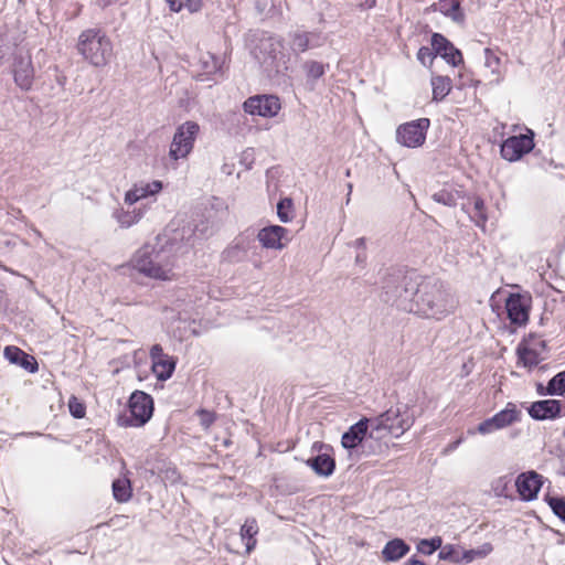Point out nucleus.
<instances>
[{
	"label": "nucleus",
	"mask_w": 565,
	"mask_h": 565,
	"mask_svg": "<svg viewBox=\"0 0 565 565\" xmlns=\"http://www.w3.org/2000/svg\"><path fill=\"white\" fill-rule=\"evenodd\" d=\"M4 358L12 364L19 365L30 373L39 370L36 360L14 345H8L3 351Z\"/></svg>",
	"instance_id": "393cba45"
},
{
	"label": "nucleus",
	"mask_w": 565,
	"mask_h": 565,
	"mask_svg": "<svg viewBox=\"0 0 565 565\" xmlns=\"http://www.w3.org/2000/svg\"><path fill=\"white\" fill-rule=\"evenodd\" d=\"M257 250L253 233L248 231L237 235L224 249L223 258L228 263H241L246 260L250 254Z\"/></svg>",
	"instance_id": "9b49d317"
},
{
	"label": "nucleus",
	"mask_w": 565,
	"mask_h": 565,
	"mask_svg": "<svg viewBox=\"0 0 565 565\" xmlns=\"http://www.w3.org/2000/svg\"><path fill=\"white\" fill-rule=\"evenodd\" d=\"M76 47L83 58L95 67L106 66L113 57V42L100 29L81 32Z\"/></svg>",
	"instance_id": "7ed1b4c3"
},
{
	"label": "nucleus",
	"mask_w": 565,
	"mask_h": 565,
	"mask_svg": "<svg viewBox=\"0 0 565 565\" xmlns=\"http://www.w3.org/2000/svg\"><path fill=\"white\" fill-rule=\"evenodd\" d=\"M113 494L116 501L127 502L132 495L130 480L127 478H119L113 482Z\"/></svg>",
	"instance_id": "72a5a7b5"
},
{
	"label": "nucleus",
	"mask_w": 565,
	"mask_h": 565,
	"mask_svg": "<svg viewBox=\"0 0 565 565\" xmlns=\"http://www.w3.org/2000/svg\"><path fill=\"white\" fill-rule=\"evenodd\" d=\"M505 310L511 323L519 327L526 324L529 321L530 306L520 294H511L505 300Z\"/></svg>",
	"instance_id": "a211bd4d"
},
{
	"label": "nucleus",
	"mask_w": 565,
	"mask_h": 565,
	"mask_svg": "<svg viewBox=\"0 0 565 565\" xmlns=\"http://www.w3.org/2000/svg\"><path fill=\"white\" fill-rule=\"evenodd\" d=\"M203 63L207 73H215L221 68L220 60L212 54H207Z\"/></svg>",
	"instance_id": "49530a36"
},
{
	"label": "nucleus",
	"mask_w": 565,
	"mask_h": 565,
	"mask_svg": "<svg viewBox=\"0 0 565 565\" xmlns=\"http://www.w3.org/2000/svg\"><path fill=\"white\" fill-rule=\"evenodd\" d=\"M3 56H4V51H3L2 44L0 43V61L3 58Z\"/></svg>",
	"instance_id": "4d7b16f0"
},
{
	"label": "nucleus",
	"mask_w": 565,
	"mask_h": 565,
	"mask_svg": "<svg viewBox=\"0 0 565 565\" xmlns=\"http://www.w3.org/2000/svg\"><path fill=\"white\" fill-rule=\"evenodd\" d=\"M250 157L249 150H246L243 152L241 162L246 166L247 169L252 168V160L248 162V159Z\"/></svg>",
	"instance_id": "8fccbe9b"
},
{
	"label": "nucleus",
	"mask_w": 565,
	"mask_h": 565,
	"mask_svg": "<svg viewBox=\"0 0 565 565\" xmlns=\"http://www.w3.org/2000/svg\"><path fill=\"white\" fill-rule=\"evenodd\" d=\"M436 56L433 49L423 46L417 52V58L423 65L431 64Z\"/></svg>",
	"instance_id": "a18cd8bd"
},
{
	"label": "nucleus",
	"mask_w": 565,
	"mask_h": 565,
	"mask_svg": "<svg viewBox=\"0 0 565 565\" xmlns=\"http://www.w3.org/2000/svg\"><path fill=\"white\" fill-rule=\"evenodd\" d=\"M199 415H200V418H201V424L205 428H209L213 424V422L215 419L214 415L211 412H207V411H204V409L200 411Z\"/></svg>",
	"instance_id": "de8ad7c7"
},
{
	"label": "nucleus",
	"mask_w": 565,
	"mask_h": 565,
	"mask_svg": "<svg viewBox=\"0 0 565 565\" xmlns=\"http://www.w3.org/2000/svg\"><path fill=\"white\" fill-rule=\"evenodd\" d=\"M513 477L512 475H503L492 480L491 491L497 498L514 499L513 495Z\"/></svg>",
	"instance_id": "c756f323"
},
{
	"label": "nucleus",
	"mask_w": 565,
	"mask_h": 565,
	"mask_svg": "<svg viewBox=\"0 0 565 565\" xmlns=\"http://www.w3.org/2000/svg\"><path fill=\"white\" fill-rule=\"evenodd\" d=\"M369 426H371V420L367 418H362L352 425L349 430L342 435V446L347 449H353L358 447L363 441Z\"/></svg>",
	"instance_id": "a878e982"
},
{
	"label": "nucleus",
	"mask_w": 565,
	"mask_h": 565,
	"mask_svg": "<svg viewBox=\"0 0 565 565\" xmlns=\"http://www.w3.org/2000/svg\"><path fill=\"white\" fill-rule=\"evenodd\" d=\"M534 148V134L527 129L526 134L512 136L505 139L500 148L501 156L504 160L514 162L520 160L524 154Z\"/></svg>",
	"instance_id": "9d476101"
},
{
	"label": "nucleus",
	"mask_w": 565,
	"mask_h": 565,
	"mask_svg": "<svg viewBox=\"0 0 565 565\" xmlns=\"http://www.w3.org/2000/svg\"><path fill=\"white\" fill-rule=\"evenodd\" d=\"M258 532L259 527L257 521L253 518L247 519L242 525L239 535L242 541L245 543L246 553L249 554L255 548L257 544L256 535Z\"/></svg>",
	"instance_id": "7c9ffc66"
},
{
	"label": "nucleus",
	"mask_w": 565,
	"mask_h": 565,
	"mask_svg": "<svg viewBox=\"0 0 565 565\" xmlns=\"http://www.w3.org/2000/svg\"><path fill=\"white\" fill-rule=\"evenodd\" d=\"M129 414L120 416L118 424L121 427H141L152 416L153 401L152 397L141 391H136L129 398Z\"/></svg>",
	"instance_id": "39448f33"
},
{
	"label": "nucleus",
	"mask_w": 565,
	"mask_h": 565,
	"mask_svg": "<svg viewBox=\"0 0 565 565\" xmlns=\"http://www.w3.org/2000/svg\"><path fill=\"white\" fill-rule=\"evenodd\" d=\"M163 189L159 180H140L126 191L124 202L127 205H135L137 202L158 195Z\"/></svg>",
	"instance_id": "f3484780"
},
{
	"label": "nucleus",
	"mask_w": 565,
	"mask_h": 565,
	"mask_svg": "<svg viewBox=\"0 0 565 565\" xmlns=\"http://www.w3.org/2000/svg\"><path fill=\"white\" fill-rule=\"evenodd\" d=\"M430 127L428 118H419L402 124L396 129V140L407 148H418L424 145Z\"/></svg>",
	"instance_id": "6e6552de"
},
{
	"label": "nucleus",
	"mask_w": 565,
	"mask_h": 565,
	"mask_svg": "<svg viewBox=\"0 0 565 565\" xmlns=\"http://www.w3.org/2000/svg\"><path fill=\"white\" fill-rule=\"evenodd\" d=\"M433 100L441 102L451 90L452 83L448 76L436 75L430 79Z\"/></svg>",
	"instance_id": "2f4dec72"
},
{
	"label": "nucleus",
	"mask_w": 565,
	"mask_h": 565,
	"mask_svg": "<svg viewBox=\"0 0 565 565\" xmlns=\"http://www.w3.org/2000/svg\"><path fill=\"white\" fill-rule=\"evenodd\" d=\"M243 108L252 116L271 118L279 113L281 104L275 95H255L244 102Z\"/></svg>",
	"instance_id": "ddd939ff"
},
{
	"label": "nucleus",
	"mask_w": 565,
	"mask_h": 565,
	"mask_svg": "<svg viewBox=\"0 0 565 565\" xmlns=\"http://www.w3.org/2000/svg\"><path fill=\"white\" fill-rule=\"evenodd\" d=\"M68 409L71 415L75 418H83L86 414L85 405L76 396L70 397Z\"/></svg>",
	"instance_id": "c03bdc74"
},
{
	"label": "nucleus",
	"mask_w": 565,
	"mask_h": 565,
	"mask_svg": "<svg viewBox=\"0 0 565 565\" xmlns=\"http://www.w3.org/2000/svg\"><path fill=\"white\" fill-rule=\"evenodd\" d=\"M311 450L317 451L318 455L307 459L305 463L319 477L328 478L333 475L335 460L331 455L332 448L321 441H315Z\"/></svg>",
	"instance_id": "f8f14e48"
},
{
	"label": "nucleus",
	"mask_w": 565,
	"mask_h": 565,
	"mask_svg": "<svg viewBox=\"0 0 565 565\" xmlns=\"http://www.w3.org/2000/svg\"><path fill=\"white\" fill-rule=\"evenodd\" d=\"M514 486L520 499L525 502L533 501L543 486V477L534 470L520 473Z\"/></svg>",
	"instance_id": "dca6fc26"
},
{
	"label": "nucleus",
	"mask_w": 565,
	"mask_h": 565,
	"mask_svg": "<svg viewBox=\"0 0 565 565\" xmlns=\"http://www.w3.org/2000/svg\"><path fill=\"white\" fill-rule=\"evenodd\" d=\"M356 249H360L365 252V238L364 237H360V238H356L353 244H352Z\"/></svg>",
	"instance_id": "09e8293b"
},
{
	"label": "nucleus",
	"mask_w": 565,
	"mask_h": 565,
	"mask_svg": "<svg viewBox=\"0 0 565 565\" xmlns=\"http://www.w3.org/2000/svg\"><path fill=\"white\" fill-rule=\"evenodd\" d=\"M394 282L384 287L386 301L418 317L441 320L457 307L456 297L439 279L403 276Z\"/></svg>",
	"instance_id": "f257e3e1"
},
{
	"label": "nucleus",
	"mask_w": 565,
	"mask_h": 565,
	"mask_svg": "<svg viewBox=\"0 0 565 565\" xmlns=\"http://www.w3.org/2000/svg\"><path fill=\"white\" fill-rule=\"evenodd\" d=\"M431 46L436 54H439L448 64L458 66L462 63L461 52L454 46L443 34L431 35Z\"/></svg>",
	"instance_id": "412c9836"
},
{
	"label": "nucleus",
	"mask_w": 565,
	"mask_h": 565,
	"mask_svg": "<svg viewBox=\"0 0 565 565\" xmlns=\"http://www.w3.org/2000/svg\"><path fill=\"white\" fill-rule=\"evenodd\" d=\"M223 172L226 173V174H231L232 173V168L228 167L227 164H224L223 168H222Z\"/></svg>",
	"instance_id": "6e6d98bb"
},
{
	"label": "nucleus",
	"mask_w": 565,
	"mask_h": 565,
	"mask_svg": "<svg viewBox=\"0 0 565 565\" xmlns=\"http://www.w3.org/2000/svg\"><path fill=\"white\" fill-rule=\"evenodd\" d=\"M404 565H426V563L415 557H411Z\"/></svg>",
	"instance_id": "864d4df0"
},
{
	"label": "nucleus",
	"mask_w": 565,
	"mask_h": 565,
	"mask_svg": "<svg viewBox=\"0 0 565 565\" xmlns=\"http://www.w3.org/2000/svg\"><path fill=\"white\" fill-rule=\"evenodd\" d=\"M300 67L305 77V87L312 92L316 88L317 82L329 70V64L316 60H306L301 63Z\"/></svg>",
	"instance_id": "5701e85b"
},
{
	"label": "nucleus",
	"mask_w": 565,
	"mask_h": 565,
	"mask_svg": "<svg viewBox=\"0 0 565 565\" xmlns=\"http://www.w3.org/2000/svg\"><path fill=\"white\" fill-rule=\"evenodd\" d=\"M564 437H565V429H564V433H563Z\"/></svg>",
	"instance_id": "bf43d9fd"
},
{
	"label": "nucleus",
	"mask_w": 565,
	"mask_h": 565,
	"mask_svg": "<svg viewBox=\"0 0 565 565\" xmlns=\"http://www.w3.org/2000/svg\"><path fill=\"white\" fill-rule=\"evenodd\" d=\"M545 350L546 342L541 335L531 333L524 337L516 347L518 366L534 369L543 361Z\"/></svg>",
	"instance_id": "0eeeda50"
},
{
	"label": "nucleus",
	"mask_w": 565,
	"mask_h": 565,
	"mask_svg": "<svg viewBox=\"0 0 565 565\" xmlns=\"http://www.w3.org/2000/svg\"><path fill=\"white\" fill-rule=\"evenodd\" d=\"M149 355L154 376L159 381L169 380L175 370L177 361L169 354L164 353L160 344H153L150 349Z\"/></svg>",
	"instance_id": "2eb2a0df"
},
{
	"label": "nucleus",
	"mask_w": 565,
	"mask_h": 565,
	"mask_svg": "<svg viewBox=\"0 0 565 565\" xmlns=\"http://www.w3.org/2000/svg\"><path fill=\"white\" fill-rule=\"evenodd\" d=\"M462 443V438H458L457 440L450 443L446 448H445V452H450V451H454L455 449H457V447Z\"/></svg>",
	"instance_id": "3c124183"
},
{
	"label": "nucleus",
	"mask_w": 565,
	"mask_h": 565,
	"mask_svg": "<svg viewBox=\"0 0 565 565\" xmlns=\"http://www.w3.org/2000/svg\"><path fill=\"white\" fill-rule=\"evenodd\" d=\"M324 38L319 31H296L290 34V47L295 53L319 47L323 44Z\"/></svg>",
	"instance_id": "6ab92c4d"
},
{
	"label": "nucleus",
	"mask_w": 565,
	"mask_h": 565,
	"mask_svg": "<svg viewBox=\"0 0 565 565\" xmlns=\"http://www.w3.org/2000/svg\"><path fill=\"white\" fill-rule=\"evenodd\" d=\"M15 84L23 90L31 89L34 81V67L30 55L19 56L13 64Z\"/></svg>",
	"instance_id": "aec40b11"
},
{
	"label": "nucleus",
	"mask_w": 565,
	"mask_h": 565,
	"mask_svg": "<svg viewBox=\"0 0 565 565\" xmlns=\"http://www.w3.org/2000/svg\"><path fill=\"white\" fill-rule=\"evenodd\" d=\"M411 547L402 539L388 541L382 550V557L385 562H397L403 558Z\"/></svg>",
	"instance_id": "c85d7f7f"
},
{
	"label": "nucleus",
	"mask_w": 565,
	"mask_h": 565,
	"mask_svg": "<svg viewBox=\"0 0 565 565\" xmlns=\"http://www.w3.org/2000/svg\"><path fill=\"white\" fill-rule=\"evenodd\" d=\"M199 131L200 127L195 121L189 120L180 125L173 135L169 158L173 161L186 159L193 150Z\"/></svg>",
	"instance_id": "423d86ee"
},
{
	"label": "nucleus",
	"mask_w": 565,
	"mask_h": 565,
	"mask_svg": "<svg viewBox=\"0 0 565 565\" xmlns=\"http://www.w3.org/2000/svg\"><path fill=\"white\" fill-rule=\"evenodd\" d=\"M563 475L565 476V467H564V472H563Z\"/></svg>",
	"instance_id": "13d9d810"
},
{
	"label": "nucleus",
	"mask_w": 565,
	"mask_h": 565,
	"mask_svg": "<svg viewBox=\"0 0 565 565\" xmlns=\"http://www.w3.org/2000/svg\"><path fill=\"white\" fill-rule=\"evenodd\" d=\"M145 213L146 210L141 207H134L132 210L117 207L113 212V217L121 228H129L137 224L143 217Z\"/></svg>",
	"instance_id": "cd10ccee"
},
{
	"label": "nucleus",
	"mask_w": 565,
	"mask_h": 565,
	"mask_svg": "<svg viewBox=\"0 0 565 565\" xmlns=\"http://www.w3.org/2000/svg\"><path fill=\"white\" fill-rule=\"evenodd\" d=\"M500 57L491 49H484V64L488 68L491 70L492 74L497 75V83L502 81V76L500 74Z\"/></svg>",
	"instance_id": "ea45409f"
},
{
	"label": "nucleus",
	"mask_w": 565,
	"mask_h": 565,
	"mask_svg": "<svg viewBox=\"0 0 565 565\" xmlns=\"http://www.w3.org/2000/svg\"><path fill=\"white\" fill-rule=\"evenodd\" d=\"M460 193L455 190L443 189L433 194V200L446 206H455L457 204Z\"/></svg>",
	"instance_id": "4c0bfd02"
},
{
	"label": "nucleus",
	"mask_w": 565,
	"mask_h": 565,
	"mask_svg": "<svg viewBox=\"0 0 565 565\" xmlns=\"http://www.w3.org/2000/svg\"><path fill=\"white\" fill-rule=\"evenodd\" d=\"M443 540L439 536L433 539L420 540L417 544V551L425 555H431L435 551L441 547Z\"/></svg>",
	"instance_id": "37998d69"
},
{
	"label": "nucleus",
	"mask_w": 565,
	"mask_h": 565,
	"mask_svg": "<svg viewBox=\"0 0 565 565\" xmlns=\"http://www.w3.org/2000/svg\"><path fill=\"white\" fill-rule=\"evenodd\" d=\"M171 11L180 12L186 9L190 13H196L202 9V0H166Z\"/></svg>",
	"instance_id": "f704fd0d"
},
{
	"label": "nucleus",
	"mask_w": 565,
	"mask_h": 565,
	"mask_svg": "<svg viewBox=\"0 0 565 565\" xmlns=\"http://www.w3.org/2000/svg\"><path fill=\"white\" fill-rule=\"evenodd\" d=\"M462 209L468 213L471 221L479 227H484L488 215L484 201L480 196H472L469 202L463 204Z\"/></svg>",
	"instance_id": "bb28decb"
},
{
	"label": "nucleus",
	"mask_w": 565,
	"mask_h": 565,
	"mask_svg": "<svg viewBox=\"0 0 565 565\" xmlns=\"http://www.w3.org/2000/svg\"><path fill=\"white\" fill-rule=\"evenodd\" d=\"M370 420L372 431H386L393 437L398 438L414 425L415 416L408 404L397 403Z\"/></svg>",
	"instance_id": "20e7f679"
},
{
	"label": "nucleus",
	"mask_w": 565,
	"mask_h": 565,
	"mask_svg": "<svg viewBox=\"0 0 565 565\" xmlns=\"http://www.w3.org/2000/svg\"><path fill=\"white\" fill-rule=\"evenodd\" d=\"M171 11L180 12L186 9L190 13H196L202 9V0H166Z\"/></svg>",
	"instance_id": "c9c22d12"
},
{
	"label": "nucleus",
	"mask_w": 565,
	"mask_h": 565,
	"mask_svg": "<svg viewBox=\"0 0 565 565\" xmlns=\"http://www.w3.org/2000/svg\"><path fill=\"white\" fill-rule=\"evenodd\" d=\"M546 392L550 395H562L565 393V370L550 380Z\"/></svg>",
	"instance_id": "a19ab883"
},
{
	"label": "nucleus",
	"mask_w": 565,
	"mask_h": 565,
	"mask_svg": "<svg viewBox=\"0 0 565 565\" xmlns=\"http://www.w3.org/2000/svg\"><path fill=\"white\" fill-rule=\"evenodd\" d=\"M427 11L439 12L460 25L466 21V14L461 8L460 0H437L427 8Z\"/></svg>",
	"instance_id": "4be33fe9"
},
{
	"label": "nucleus",
	"mask_w": 565,
	"mask_h": 565,
	"mask_svg": "<svg viewBox=\"0 0 565 565\" xmlns=\"http://www.w3.org/2000/svg\"><path fill=\"white\" fill-rule=\"evenodd\" d=\"M461 552L462 547L454 544H447L441 547L438 557L443 561L461 564Z\"/></svg>",
	"instance_id": "58836bf2"
},
{
	"label": "nucleus",
	"mask_w": 565,
	"mask_h": 565,
	"mask_svg": "<svg viewBox=\"0 0 565 565\" xmlns=\"http://www.w3.org/2000/svg\"><path fill=\"white\" fill-rule=\"evenodd\" d=\"M365 260H366V253L363 250L359 252L355 257V263L359 265H364Z\"/></svg>",
	"instance_id": "603ef678"
},
{
	"label": "nucleus",
	"mask_w": 565,
	"mask_h": 565,
	"mask_svg": "<svg viewBox=\"0 0 565 565\" xmlns=\"http://www.w3.org/2000/svg\"><path fill=\"white\" fill-rule=\"evenodd\" d=\"M561 413V402L556 399H543L532 403L529 415L535 420L554 419Z\"/></svg>",
	"instance_id": "b1692460"
},
{
	"label": "nucleus",
	"mask_w": 565,
	"mask_h": 565,
	"mask_svg": "<svg viewBox=\"0 0 565 565\" xmlns=\"http://www.w3.org/2000/svg\"><path fill=\"white\" fill-rule=\"evenodd\" d=\"M521 419L522 412L518 408L516 404L509 402L502 411L481 422L477 427V431L481 435L492 434L495 430L519 423Z\"/></svg>",
	"instance_id": "1a4fd4ad"
},
{
	"label": "nucleus",
	"mask_w": 565,
	"mask_h": 565,
	"mask_svg": "<svg viewBox=\"0 0 565 565\" xmlns=\"http://www.w3.org/2000/svg\"><path fill=\"white\" fill-rule=\"evenodd\" d=\"M376 0H365V2L362 4L365 9H371L375 6Z\"/></svg>",
	"instance_id": "5fc2aeb1"
},
{
	"label": "nucleus",
	"mask_w": 565,
	"mask_h": 565,
	"mask_svg": "<svg viewBox=\"0 0 565 565\" xmlns=\"http://www.w3.org/2000/svg\"><path fill=\"white\" fill-rule=\"evenodd\" d=\"M289 231L280 225H269L260 228L256 235L260 246L265 249L281 250L290 242Z\"/></svg>",
	"instance_id": "4468645a"
},
{
	"label": "nucleus",
	"mask_w": 565,
	"mask_h": 565,
	"mask_svg": "<svg viewBox=\"0 0 565 565\" xmlns=\"http://www.w3.org/2000/svg\"><path fill=\"white\" fill-rule=\"evenodd\" d=\"M277 216L282 223H289L294 220V203L290 198H284L278 202Z\"/></svg>",
	"instance_id": "e433bc0d"
},
{
	"label": "nucleus",
	"mask_w": 565,
	"mask_h": 565,
	"mask_svg": "<svg viewBox=\"0 0 565 565\" xmlns=\"http://www.w3.org/2000/svg\"><path fill=\"white\" fill-rule=\"evenodd\" d=\"M493 551L491 543L486 542L477 548L463 550L461 552V564H470L476 559L486 558Z\"/></svg>",
	"instance_id": "473e14b6"
},
{
	"label": "nucleus",
	"mask_w": 565,
	"mask_h": 565,
	"mask_svg": "<svg viewBox=\"0 0 565 565\" xmlns=\"http://www.w3.org/2000/svg\"><path fill=\"white\" fill-rule=\"evenodd\" d=\"M130 275L138 274L151 280L173 281L177 279L175 258L162 246L145 244L122 265Z\"/></svg>",
	"instance_id": "f03ea898"
},
{
	"label": "nucleus",
	"mask_w": 565,
	"mask_h": 565,
	"mask_svg": "<svg viewBox=\"0 0 565 565\" xmlns=\"http://www.w3.org/2000/svg\"><path fill=\"white\" fill-rule=\"evenodd\" d=\"M545 502L548 504L553 513L565 522V497L546 495Z\"/></svg>",
	"instance_id": "79ce46f5"
}]
</instances>
